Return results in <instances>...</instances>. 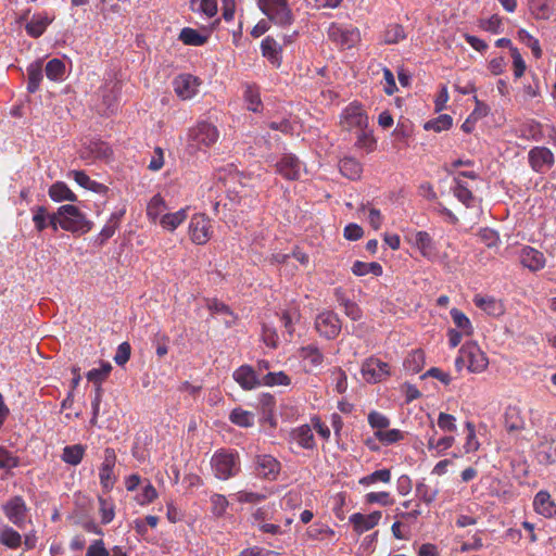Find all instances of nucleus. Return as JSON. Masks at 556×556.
Returning a JSON list of instances; mask_svg holds the SVG:
<instances>
[{
  "label": "nucleus",
  "instance_id": "nucleus-24",
  "mask_svg": "<svg viewBox=\"0 0 556 556\" xmlns=\"http://www.w3.org/2000/svg\"><path fill=\"white\" fill-rule=\"evenodd\" d=\"M533 507L536 513L544 517H552L556 514V505L551 498V495L546 491H540L536 493L533 500Z\"/></svg>",
  "mask_w": 556,
  "mask_h": 556
},
{
  "label": "nucleus",
  "instance_id": "nucleus-21",
  "mask_svg": "<svg viewBox=\"0 0 556 556\" xmlns=\"http://www.w3.org/2000/svg\"><path fill=\"white\" fill-rule=\"evenodd\" d=\"M435 434L437 430L432 425L430 431L426 433L427 447L429 451L434 452V456H439L453 446L455 438L452 435H445L440 439H435Z\"/></svg>",
  "mask_w": 556,
  "mask_h": 556
},
{
  "label": "nucleus",
  "instance_id": "nucleus-18",
  "mask_svg": "<svg viewBox=\"0 0 556 556\" xmlns=\"http://www.w3.org/2000/svg\"><path fill=\"white\" fill-rule=\"evenodd\" d=\"M519 260L523 267L531 271H538L545 267L546 258L544 254L529 245L521 248Z\"/></svg>",
  "mask_w": 556,
  "mask_h": 556
},
{
  "label": "nucleus",
  "instance_id": "nucleus-60",
  "mask_svg": "<svg viewBox=\"0 0 556 556\" xmlns=\"http://www.w3.org/2000/svg\"><path fill=\"white\" fill-rule=\"evenodd\" d=\"M518 38L526 42V45L531 49L532 53L535 58H540L542 54V50L540 47V42L536 38H534L530 33L526 29L518 30Z\"/></svg>",
  "mask_w": 556,
  "mask_h": 556
},
{
  "label": "nucleus",
  "instance_id": "nucleus-10",
  "mask_svg": "<svg viewBox=\"0 0 556 556\" xmlns=\"http://www.w3.org/2000/svg\"><path fill=\"white\" fill-rule=\"evenodd\" d=\"M362 376L369 383L380 382L390 375L388 363L376 357L367 358L362 365Z\"/></svg>",
  "mask_w": 556,
  "mask_h": 556
},
{
  "label": "nucleus",
  "instance_id": "nucleus-56",
  "mask_svg": "<svg viewBox=\"0 0 556 556\" xmlns=\"http://www.w3.org/2000/svg\"><path fill=\"white\" fill-rule=\"evenodd\" d=\"M98 501L101 521L102 523L108 525L114 519L115 516L114 504L111 500H106L101 496Z\"/></svg>",
  "mask_w": 556,
  "mask_h": 556
},
{
  "label": "nucleus",
  "instance_id": "nucleus-25",
  "mask_svg": "<svg viewBox=\"0 0 556 556\" xmlns=\"http://www.w3.org/2000/svg\"><path fill=\"white\" fill-rule=\"evenodd\" d=\"M166 211L167 204L161 194L153 195L147 205V216L152 223H160Z\"/></svg>",
  "mask_w": 556,
  "mask_h": 556
},
{
  "label": "nucleus",
  "instance_id": "nucleus-42",
  "mask_svg": "<svg viewBox=\"0 0 556 556\" xmlns=\"http://www.w3.org/2000/svg\"><path fill=\"white\" fill-rule=\"evenodd\" d=\"M27 90L31 93L36 92L42 79V65L40 62L31 63L27 67Z\"/></svg>",
  "mask_w": 556,
  "mask_h": 556
},
{
  "label": "nucleus",
  "instance_id": "nucleus-4",
  "mask_svg": "<svg viewBox=\"0 0 556 556\" xmlns=\"http://www.w3.org/2000/svg\"><path fill=\"white\" fill-rule=\"evenodd\" d=\"M214 476L219 480H228L240 471V459L238 453L219 451L211 459Z\"/></svg>",
  "mask_w": 556,
  "mask_h": 556
},
{
  "label": "nucleus",
  "instance_id": "nucleus-22",
  "mask_svg": "<svg viewBox=\"0 0 556 556\" xmlns=\"http://www.w3.org/2000/svg\"><path fill=\"white\" fill-rule=\"evenodd\" d=\"M291 439L302 448L313 450L316 446L312 426L301 425L290 433Z\"/></svg>",
  "mask_w": 556,
  "mask_h": 556
},
{
  "label": "nucleus",
  "instance_id": "nucleus-8",
  "mask_svg": "<svg viewBox=\"0 0 556 556\" xmlns=\"http://www.w3.org/2000/svg\"><path fill=\"white\" fill-rule=\"evenodd\" d=\"M340 123L346 130L367 128L368 116L361 104H349L341 114Z\"/></svg>",
  "mask_w": 556,
  "mask_h": 556
},
{
  "label": "nucleus",
  "instance_id": "nucleus-19",
  "mask_svg": "<svg viewBox=\"0 0 556 556\" xmlns=\"http://www.w3.org/2000/svg\"><path fill=\"white\" fill-rule=\"evenodd\" d=\"M255 469L258 476L275 480L280 471V463L271 455H257L255 459Z\"/></svg>",
  "mask_w": 556,
  "mask_h": 556
},
{
  "label": "nucleus",
  "instance_id": "nucleus-26",
  "mask_svg": "<svg viewBox=\"0 0 556 556\" xmlns=\"http://www.w3.org/2000/svg\"><path fill=\"white\" fill-rule=\"evenodd\" d=\"M453 194L466 207H473L476 205V198L473 197L467 182L460 179V177L454 178Z\"/></svg>",
  "mask_w": 556,
  "mask_h": 556
},
{
  "label": "nucleus",
  "instance_id": "nucleus-50",
  "mask_svg": "<svg viewBox=\"0 0 556 556\" xmlns=\"http://www.w3.org/2000/svg\"><path fill=\"white\" fill-rule=\"evenodd\" d=\"M465 427L467 430V434H466V440H465V443L463 446L464 453L465 454L475 453L480 447V442L476 435L475 425L470 421H467Z\"/></svg>",
  "mask_w": 556,
  "mask_h": 556
},
{
  "label": "nucleus",
  "instance_id": "nucleus-12",
  "mask_svg": "<svg viewBox=\"0 0 556 556\" xmlns=\"http://www.w3.org/2000/svg\"><path fill=\"white\" fill-rule=\"evenodd\" d=\"M116 465V454L111 447L104 450L103 462L99 469L100 484L105 491L113 489L116 478L114 467Z\"/></svg>",
  "mask_w": 556,
  "mask_h": 556
},
{
  "label": "nucleus",
  "instance_id": "nucleus-45",
  "mask_svg": "<svg viewBox=\"0 0 556 556\" xmlns=\"http://www.w3.org/2000/svg\"><path fill=\"white\" fill-rule=\"evenodd\" d=\"M382 271V266L376 262L365 263L356 261L352 266V273L356 276H365L369 273L375 276H381Z\"/></svg>",
  "mask_w": 556,
  "mask_h": 556
},
{
  "label": "nucleus",
  "instance_id": "nucleus-20",
  "mask_svg": "<svg viewBox=\"0 0 556 556\" xmlns=\"http://www.w3.org/2000/svg\"><path fill=\"white\" fill-rule=\"evenodd\" d=\"M382 514L378 510L368 515L355 513L350 516L349 521L353 525L354 531L362 534L375 528L379 523Z\"/></svg>",
  "mask_w": 556,
  "mask_h": 556
},
{
  "label": "nucleus",
  "instance_id": "nucleus-23",
  "mask_svg": "<svg viewBox=\"0 0 556 556\" xmlns=\"http://www.w3.org/2000/svg\"><path fill=\"white\" fill-rule=\"evenodd\" d=\"M261 50L264 58H266L273 65L280 66L281 64V47L271 37H266L262 40Z\"/></svg>",
  "mask_w": 556,
  "mask_h": 556
},
{
  "label": "nucleus",
  "instance_id": "nucleus-41",
  "mask_svg": "<svg viewBox=\"0 0 556 556\" xmlns=\"http://www.w3.org/2000/svg\"><path fill=\"white\" fill-rule=\"evenodd\" d=\"M85 447L80 444L67 445L63 448L62 460L68 465L77 466L83 460Z\"/></svg>",
  "mask_w": 556,
  "mask_h": 556
},
{
  "label": "nucleus",
  "instance_id": "nucleus-43",
  "mask_svg": "<svg viewBox=\"0 0 556 556\" xmlns=\"http://www.w3.org/2000/svg\"><path fill=\"white\" fill-rule=\"evenodd\" d=\"M45 72L50 80H63L65 77V64L60 59H52L47 63Z\"/></svg>",
  "mask_w": 556,
  "mask_h": 556
},
{
  "label": "nucleus",
  "instance_id": "nucleus-5",
  "mask_svg": "<svg viewBox=\"0 0 556 556\" xmlns=\"http://www.w3.org/2000/svg\"><path fill=\"white\" fill-rule=\"evenodd\" d=\"M328 38L340 49L348 50L357 46L361 40V31L352 25L331 23L327 30Z\"/></svg>",
  "mask_w": 556,
  "mask_h": 556
},
{
  "label": "nucleus",
  "instance_id": "nucleus-33",
  "mask_svg": "<svg viewBox=\"0 0 556 556\" xmlns=\"http://www.w3.org/2000/svg\"><path fill=\"white\" fill-rule=\"evenodd\" d=\"M299 356L311 367H318L324 362V354L315 344L301 348Z\"/></svg>",
  "mask_w": 556,
  "mask_h": 556
},
{
  "label": "nucleus",
  "instance_id": "nucleus-46",
  "mask_svg": "<svg viewBox=\"0 0 556 556\" xmlns=\"http://www.w3.org/2000/svg\"><path fill=\"white\" fill-rule=\"evenodd\" d=\"M244 101L247 109L252 112H258L262 109L260 91L256 87L248 85L244 90Z\"/></svg>",
  "mask_w": 556,
  "mask_h": 556
},
{
  "label": "nucleus",
  "instance_id": "nucleus-51",
  "mask_svg": "<svg viewBox=\"0 0 556 556\" xmlns=\"http://www.w3.org/2000/svg\"><path fill=\"white\" fill-rule=\"evenodd\" d=\"M119 93V87L117 83L108 84L104 86V88L101 91V96L103 98V103L106 106V110L113 111L117 97Z\"/></svg>",
  "mask_w": 556,
  "mask_h": 556
},
{
  "label": "nucleus",
  "instance_id": "nucleus-35",
  "mask_svg": "<svg viewBox=\"0 0 556 556\" xmlns=\"http://www.w3.org/2000/svg\"><path fill=\"white\" fill-rule=\"evenodd\" d=\"M50 23L51 18H49L47 15L35 14L26 24V31L29 36L37 38L43 34Z\"/></svg>",
  "mask_w": 556,
  "mask_h": 556
},
{
  "label": "nucleus",
  "instance_id": "nucleus-28",
  "mask_svg": "<svg viewBox=\"0 0 556 556\" xmlns=\"http://www.w3.org/2000/svg\"><path fill=\"white\" fill-rule=\"evenodd\" d=\"M415 493L416 496L418 497L419 503L421 502L425 503L426 505H431L439 494V489L437 486H431L430 484L427 483L426 479L422 478L419 481H417L415 486Z\"/></svg>",
  "mask_w": 556,
  "mask_h": 556
},
{
  "label": "nucleus",
  "instance_id": "nucleus-34",
  "mask_svg": "<svg viewBox=\"0 0 556 556\" xmlns=\"http://www.w3.org/2000/svg\"><path fill=\"white\" fill-rule=\"evenodd\" d=\"M340 172L349 179H358L362 175V164L354 157H344L339 163Z\"/></svg>",
  "mask_w": 556,
  "mask_h": 556
},
{
  "label": "nucleus",
  "instance_id": "nucleus-27",
  "mask_svg": "<svg viewBox=\"0 0 556 556\" xmlns=\"http://www.w3.org/2000/svg\"><path fill=\"white\" fill-rule=\"evenodd\" d=\"M188 217V208H180L174 213H166L160 220L161 227L169 232L175 231Z\"/></svg>",
  "mask_w": 556,
  "mask_h": 556
},
{
  "label": "nucleus",
  "instance_id": "nucleus-53",
  "mask_svg": "<svg viewBox=\"0 0 556 556\" xmlns=\"http://www.w3.org/2000/svg\"><path fill=\"white\" fill-rule=\"evenodd\" d=\"M391 481V471L387 468L376 470L359 479V484L370 485L377 482L389 483Z\"/></svg>",
  "mask_w": 556,
  "mask_h": 556
},
{
  "label": "nucleus",
  "instance_id": "nucleus-7",
  "mask_svg": "<svg viewBox=\"0 0 556 556\" xmlns=\"http://www.w3.org/2000/svg\"><path fill=\"white\" fill-rule=\"evenodd\" d=\"M190 240L195 244H205L213 235L212 220L205 214H194L188 227Z\"/></svg>",
  "mask_w": 556,
  "mask_h": 556
},
{
  "label": "nucleus",
  "instance_id": "nucleus-57",
  "mask_svg": "<svg viewBox=\"0 0 556 556\" xmlns=\"http://www.w3.org/2000/svg\"><path fill=\"white\" fill-rule=\"evenodd\" d=\"M291 379L283 371L268 372L262 378V384L264 386H289Z\"/></svg>",
  "mask_w": 556,
  "mask_h": 556
},
{
  "label": "nucleus",
  "instance_id": "nucleus-52",
  "mask_svg": "<svg viewBox=\"0 0 556 556\" xmlns=\"http://www.w3.org/2000/svg\"><path fill=\"white\" fill-rule=\"evenodd\" d=\"M375 437L384 445H390L402 441L404 432L399 429H384L382 431H375Z\"/></svg>",
  "mask_w": 556,
  "mask_h": 556
},
{
  "label": "nucleus",
  "instance_id": "nucleus-38",
  "mask_svg": "<svg viewBox=\"0 0 556 556\" xmlns=\"http://www.w3.org/2000/svg\"><path fill=\"white\" fill-rule=\"evenodd\" d=\"M404 368L412 372L418 374L425 366V353L421 350L412 351L403 363Z\"/></svg>",
  "mask_w": 556,
  "mask_h": 556
},
{
  "label": "nucleus",
  "instance_id": "nucleus-15",
  "mask_svg": "<svg viewBox=\"0 0 556 556\" xmlns=\"http://www.w3.org/2000/svg\"><path fill=\"white\" fill-rule=\"evenodd\" d=\"M26 510L25 501L21 496H14L3 505L7 518L18 528L24 526Z\"/></svg>",
  "mask_w": 556,
  "mask_h": 556
},
{
  "label": "nucleus",
  "instance_id": "nucleus-29",
  "mask_svg": "<svg viewBox=\"0 0 556 556\" xmlns=\"http://www.w3.org/2000/svg\"><path fill=\"white\" fill-rule=\"evenodd\" d=\"M49 197L54 202L77 201L76 194L68 188L65 182L56 181L49 188Z\"/></svg>",
  "mask_w": 556,
  "mask_h": 556
},
{
  "label": "nucleus",
  "instance_id": "nucleus-39",
  "mask_svg": "<svg viewBox=\"0 0 556 556\" xmlns=\"http://www.w3.org/2000/svg\"><path fill=\"white\" fill-rule=\"evenodd\" d=\"M450 314L454 325L456 326V330L463 332L466 337L472 334V324L470 319L462 311L454 307L451 309Z\"/></svg>",
  "mask_w": 556,
  "mask_h": 556
},
{
  "label": "nucleus",
  "instance_id": "nucleus-3",
  "mask_svg": "<svg viewBox=\"0 0 556 556\" xmlns=\"http://www.w3.org/2000/svg\"><path fill=\"white\" fill-rule=\"evenodd\" d=\"M465 365L473 374L483 372L489 366L486 354L476 342H467L459 350V355L455 359V366L460 370Z\"/></svg>",
  "mask_w": 556,
  "mask_h": 556
},
{
  "label": "nucleus",
  "instance_id": "nucleus-63",
  "mask_svg": "<svg viewBox=\"0 0 556 556\" xmlns=\"http://www.w3.org/2000/svg\"><path fill=\"white\" fill-rule=\"evenodd\" d=\"M211 504L212 513L217 517H222L226 513L229 502L222 494H213L211 496Z\"/></svg>",
  "mask_w": 556,
  "mask_h": 556
},
{
  "label": "nucleus",
  "instance_id": "nucleus-30",
  "mask_svg": "<svg viewBox=\"0 0 556 556\" xmlns=\"http://www.w3.org/2000/svg\"><path fill=\"white\" fill-rule=\"evenodd\" d=\"M22 535L8 525H0V543L8 548L16 549L22 545Z\"/></svg>",
  "mask_w": 556,
  "mask_h": 556
},
{
  "label": "nucleus",
  "instance_id": "nucleus-31",
  "mask_svg": "<svg viewBox=\"0 0 556 556\" xmlns=\"http://www.w3.org/2000/svg\"><path fill=\"white\" fill-rule=\"evenodd\" d=\"M68 177H72L80 187L93 192L101 193L106 189L103 184L91 180L84 170H71Z\"/></svg>",
  "mask_w": 556,
  "mask_h": 556
},
{
  "label": "nucleus",
  "instance_id": "nucleus-14",
  "mask_svg": "<svg viewBox=\"0 0 556 556\" xmlns=\"http://www.w3.org/2000/svg\"><path fill=\"white\" fill-rule=\"evenodd\" d=\"M201 85V80L191 74H180L173 80V87L176 94L181 100H189L193 98Z\"/></svg>",
  "mask_w": 556,
  "mask_h": 556
},
{
  "label": "nucleus",
  "instance_id": "nucleus-2",
  "mask_svg": "<svg viewBox=\"0 0 556 556\" xmlns=\"http://www.w3.org/2000/svg\"><path fill=\"white\" fill-rule=\"evenodd\" d=\"M56 217L60 227L72 233L84 235L91 230L92 222H90L85 213L73 204H65L58 208Z\"/></svg>",
  "mask_w": 556,
  "mask_h": 556
},
{
  "label": "nucleus",
  "instance_id": "nucleus-55",
  "mask_svg": "<svg viewBox=\"0 0 556 556\" xmlns=\"http://www.w3.org/2000/svg\"><path fill=\"white\" fill-rule=\"evenodd\" d=\"M157 497V491L150 481H147L141 492L136 496V502L141 505H149Z\"/></svg>",
  "mask_w": 556,
  "mask_h": 556
},
{
  "label": "nucleus",
  "instance_id": "nucleus-17",
  "mask_svg": "<svg viewBox=\"0 0 556 556\" xmlns=\"http://www.w3.org/2000/svg\"><path fill=\"white\" fill-rule=\"evenodd\" d=\"M302 163L293 154H285L280 161L276 163V172L288 180H296L300 178Z\"/></svg>",
  "mask_w": 556,
  "mask_h": 556
},
{
  "label": "nucleus",
  "instance_id": "nucleus-6",
  "mask_svg": "<svg viewBox=\"0 0 556 556\" xmlns=\"http://www.w3.org/2000/svg\"><path fill=\"white\" fill-rule=\"evenodd\" d=\"M260 10L275 24L288 26L293 22V15L287 0H258Z\"/></svg>",
  "mask_w": 556,
  "mask_h": 556
},
{
  "label": "nucleus",
  "instance_id": "nucleus-49",
  "mask_svg": "<svg viewBox=\"0 0 556 556\" xmlns=\"http://www.w3.org/2000/svg\"><path fill=\"white\" fill-rule=\"evenodd\" d=\"M452 125H453L452 117L447 114H441L438 117L428 121L425 124L424 128L426 130H433L435 132H441L443 130L450 129L452 127Z\"/></svg>",
  "mask_w": 556,
  "mask_h": 556
},
{
  "label": "nucleus",
  "instance_id": "nucleus-58",
  "mask_svg": "<svg viewBox=\"0 0 556 556\" xmlns=\"http://www.w3.org/2000/svg\"><path fill=\"white\" fill-rule=\"evenodd\" d=\"M33 222L38 231L48 227L50 215L45 206H37L33 210Z\"/></svg>",
  "mask_w": 556,
  "mask_h": 556
},
{
  "label": "nucleus",
  "instance_id": "nucleus-62",
  "mask_svg": "<svg viewBox=\"0 0 556 556\" xmlns=\"http://www.w3.org/2000/svg\"><path fill=\"white\" fill-rule=\"evenodd\" d=\"M510 55L513 59L514 76L515 78H520L526 72V62L516 47H510Z\"/></svg>",
  "mask_w": 556,
  "mask_h": 556
},
{
  "label": "nucleus",
  "instance_id": "nucleus-61",
  "mask_svg": "<svg viewBox=\"0 0 556 556\" xmlns=\"http://www.w3.org/2000/svg\"><path fill=\"white\" fill-rule=\"evenodd\" d=\"M368 424L376 431H382L390 426V419L383 414L372 410L368 414Z\"/></svg>",
  "mask_w": 556,
  "mask_h": 556
},
{
  "label": "nucleus",
  "instance_id": "nucleus-11",
  "mask_svg": "<svg viewBox=\"0 0 556 556\" xmlns=\"http://www.w3.org/2000/svg\"><path fill=\"white\" fill-rule=\"evenodd\" d=\"M317 332L326 339H334L341 331V321L333 312H323L315 320Z\"/></svg>",
  "mask_w": 556,
  "mask_h": 556
},
{
  "label": "nucleus",
  "instance_id": "nucleus-13",
  "mask_svg": "<svg viewBox=\"0 0 556 556\" xmlns=\"http://www.w3.org/2000/svg\"><path fill=\"white\" fill-rule=\"evenodd\" d=\"M530 167L536 173H543L555 164L553 152L546 147H534L528 153Z\"/></svg>",
  "mask_w": 556,
  "mask_h": 556
},
{
  "label": "nucleus",
  "instance_id": "nucleus-1",
  "mask_svg": "<svg viewBox=\"0 0 556 556\" xmlns=\"http://www.w3.org/2000/svg\"><path fill=\"white\" fill-rule=\"evenodd\" d=\"M219 138L217 127L206 121L198 122L193 127L189 128L187 134L186 149L189 154L197 152H205L214 146Z\"/></svg>",
  "mask_w": 556,
  "mask_h": 556
},
{
  "label": "nucleus",
  "instance_id": "nucleus-59",
  "mask_svg": "<svg viewBox=\"0 0 556 556\" xmlns=\"http://www.w3.org/2000/svg\"><path fill=\"white\" fill-rule=\"evenodd\" d=\"M479 27L485 31L498 34L502 31V18L497 14H493L489 18L480 20Z\"/></svg>",
  "mask_w": 556,
  "mask_h": 556
},
{
  "label": "nucleus",
  "instance_id": "nucleus-37",
  "mask_svg": "<svg viewBox=\"0 0 556 556\" xmlns=\"http://www.w3.org/2000/svg\"><path fill=\"white\" fill-rule=\"evenodd\" d=\"M190 9L206 18H211L217 13L216 0H190Z\"/></svg>",
  "mask_w": 556,
  "mask_h": 556
},
{
  "label": "nucleus",
  "instance_id": "nucleus-48",
  "mask_svg": "<svg viewBox=\"0 0 556 556\" xmlns=\"http://www.w3.org/2000/svg\"><path fill=\"white\" fill-rule=\"evenodd\" d=\"M112 370L110 363H103L99 368H93L87 372V379L92 382L96 388L101 387V383L108 378Z\"/></svg>",
  "mask_w": 556,
  "mask_h": 556
},
{
  "label": "nucleus",
  "instance_id": "nucleus-47",
  "mask_svg": "<svg viewBox=\"0 0 556 556\" xmlns=\"http://www.w3.org/2000/svg\"><path fill=\"white\" fill-rule=\"evenodd\" d=\"M505 427L509 432H518L525 428V421L516 408H508L505 414Z\"/></svg>",
  "mask_w": 556,
  "mask_h": 556
},
{
  "label": "nucleus",
  "instance_id": "nucleus-9",
  "mask_svg": "<svg viewBox=\"0 0 556 556\" xmlns=\"http://www.w3.org/2000/svg\"><path fill=\"white\" fill-rule=\"evenodd\" d=\"M408 242L416 248L422 257L433 262L439 256V251L435 241L427 231L420 230L413 233L412 238L407 239Z\"/></svg>",
  "mask_w": 556,
  "mask_h": 556
},
{
  "label": "nucleus",
  "instance_id": "nucleus-54",
  "mask_svg": "<svg viewBox=\"0 0 556 556\" xmlns=\"http://www.w3.org/2000/svg\"><path fill=\"white\" fill-rule=\"evenodd\" d=\"M359 134L357 136L355 146L358 149L365 150L367 153L372 152L376 149L377 141L370 131H367L366 128L358 130Z\"/></svg>",
  "mask_w": 556,
  "mask_h": 556
},
{
  "label": "nucleus",
  "instance_id": "nucleus-44",
  "mask_svg": "<svg viewBox=\"0 0 556 556\" xmlns=\"http://www.w3.org/2000/svg\"><path fill=\"white\" fill-rule=\"evenodd\" d=\"M179 39L185 45L199 47V46H203L206 42L207 37L201 35L198 30H195L193 28L185 27L181 29V31L179 34Z\"/></svg>",
  "mask_w": 556,
  "mask_h": 556
},
{
  "label": "nucleus",
  "instance_id": "nucleus-32",
  "mask_svg": "<svg viewBox=\"0 0 556 556\" xmlns=\"http://www.w3.org/2000/svg\"><path fill=\"white\" fill-rule=\"evenodd\" d=\"M529 8L533 16L538 20H547L554 13V1L552 0H531Z\"/></svg>",
  "mask_w": 556,
  "mask_h": 556
},
{
  "label": "nucleus",
  "instance_id": "nucleus-40",
  "mask_svg": "<svg viewBox=\"0 0 556 556\" xmlns=\"http://www.w3.org/2000/svg\"><path fill=\"white\" fill-rule=\"evenodd\" d=\"M229 420L239 427L249 428L254 425L255 416L249 410H244L241 407H237L231 410Z\"/></svg>",
  "mask_w": 556,
  "mask_h": 556
},
{
  "label": "nucleus",
  "instance_id": "nucleus-16",
  "mask_svg": "<svg viewBox=\"0 0 556 556\" xmlns=\"http://www.w3.org/2000/svg\"><path fill=\"white\" fill-rule=\"evenodd\" d=\"M233 380L247 391L253 390L262 386V379L256 370L250 365H242L232 374Z\"/></svg>",
  "mask_w": 556,
  "mask_h": 556
},
{
  "label": "nucleus",
  "instance_id": "nucleus-64",
  "mask_svg": "<svg viewBox=\"0 0 556 556\" xmlns=\"http://www.w3.org/2000/svg\"><path fill=\"white\" fill-rule=\"evenodd\" d=\"M365 501L368 504H380L382 506H390L393 504V498L389 492H370L365 496Z\"/></svg>",
  "mask_w": 556,
  "mask_h": 556
},
{
  "label": "nucleus",
  "instance_id": "nucleus-36",
  "mask_svg": "<svg viewBox=\"0 0 556 556\" xmlns=\"http://www.w3.org/2000/svg\"><path fill=\"white\" fill-rule=\"evenodd\" d=\"M473 303L476 304L477 307L481 308L486 314L492 316L501 315L503 312L501 303L491 296L476 295L473 299Z\"/></svg>",
  "mask_w": 556,
  "mask_h": 556
}]
</instances>
